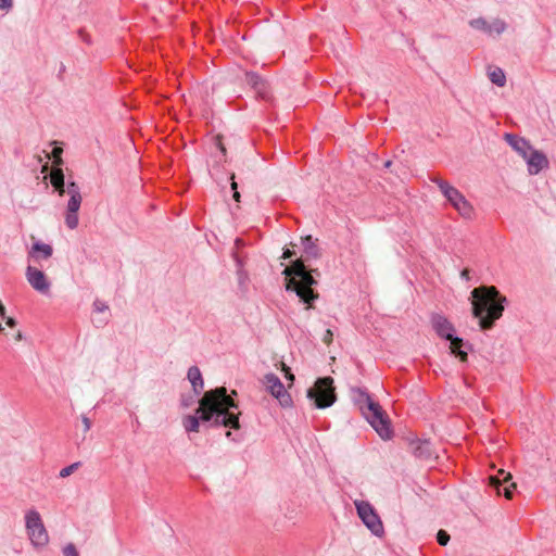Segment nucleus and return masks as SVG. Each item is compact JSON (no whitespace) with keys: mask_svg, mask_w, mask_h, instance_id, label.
I'll return each instance as SVG.
<instances>
[{"mask_svg":"<svg viewBox=\"0 0 556 556\" xmlns=\"http://www.w3.org/2000/svg\"><path fill=\"white\" fill-rule=\"evenodd\" d=\"M231 179V189L233 190V199L239 202L240 201V193L238 191V185L235 181V174L232 173L230 176Z\"/></svg>","mask_w":556,"mask_h":556,"instance_id":"c85d7f7f","label":"nucleus"},{"mask_svg":"<svg viewBox=\"0 0 556 556\" xmlns=\"http://www.w3.org/2000/svg\"><path fill=\"white\" fill-rule=\"evenodd\" d=\"M93 307H94V311L99 312V313L105 312L109 308V306L105 303H103L99 300L94 301Z\"/></svg>","mask_w":556,"mask_h":556,"instance_id":"c756f323","label":"nucleus"},{"mask_svg":"<svg viewBox=\"0 0 556 556\" xmlns=\"http://www.w3.org/2000/svg\"><path fill=\"white\" fill-rule=\"evenodd\" d=\"M523 160L530 175H538L549 167L547 156L542 151L533 149L526 139H523Z\"/></svg>","mask_w":556,"mask_h":556,"instance_id":"1a4fd4ad","label":"nucleus"},{"mask_svg":"<svg viewBox=\"0 0 556 556\" xmlns=\"http://www.w3.org/2000/svg\"><path fill=\"white\" fill-rule=\"evenodd\" d=\"M263 382L269 393L279 401L281 406L290 407L292 405V399L290 394L287 392L285 386L275 374H266L264 376Z\"/></svg>","mask_w":556,"mask_h":556,"instance_id":"9b49d317","label":"nucleus"},{"mask_svg":"<svg viewBox=\"0 0 556 556\" xmlns=\"http://www.w3.org/2000/svg\"><path fill=\"white\" fill-rule=\"evenodd\" d=\"M188 379L191 382L194 393L198 395L203 389V379L200 369L192 366L188 369Z\"/></svg>","mask_w":556,"mask_h":556,"instance_id":"412c9836","label":"nucleus"},{"mask_svg":"<svg viewBox=\"0 0 556 556\" xmlns=\"http://www.w3.org/2000/svg\"><path fill=\"white\" fill-rule=\"evenodd\" d=\"M313 273L319 275L318 269L307 270L303 260H295L291 266L286 267L283 275L287 277V291H294L300 300L307 304L306 308H312V303L318 299V293L313 290L317 286V280Z\"/></svg>","mask_w":556,"mask_h":556,"instance_id":"7ed1b4c3","label":"nucleus"},{"mask_svg":"<svg viewBox=\"0 0 556 556\" xmlns=\"http://www.w3.org/2000/svg\"><path fill=\"white\" fill-rule=\"evenodd\" d=\"M489 79L497 87H503L506 84V77L502 68L497 66L488 67Z\"/></svg>","mask_w":556,"mask_h":556,"instance_id":"b1692460","label":"nucleus"},{"mask_svg":"<svg viewBox=\"0 0 556 556\" xmlns=\"http://www.w3.org/2000/svg\"><path fill=\"white\" fill-rule=\"evenodd\" d=\"M410 448L417 458L429 460L433 456L431 443L428 440H416L410 443Z\"/></svg>","mask_w":556,"mask_h":556,"instance_id":"a211bd4d","label":"nucleus"},{"mask_svg":"<svg viewBox=\"0 0 556 556\" xmlns=\"http://www.w3.org/2000/svg\"><path fill=\"white\" fill-rule=\"evenodd\" d=\"M65 192L70 195L66 206L65 224L70 229H75L78 226V211L81 205V194L78 185L74 181L67 184Z\"/></svg>","mask_w":556,"mask_h":556,"instance_id":"0eeeda50","label":"nucleus"},{"mask_svg":"<svg viewBox=\"0 0 556 556\" xmlns=\"http://www.w3.org/2000/svg\"><path fill=\"white\" fill-rule=\"evenodd\" d=\"M431 326L435 333L443 339H452L455 328L453 324L443 315L434 313L430 318Z\"/></svg>","mask_w":556,"mask_h":556,"instance_id":"2eb2a0df","label":"nucleus"},{"mask_svg":"<svg viewBox=\"0 0 556 556\" xmlns=\"http://www.w3.org/2000/svg\"><path fill=\"white\" fill-rule=\"evenodd\" d=\"M294 254H295V253H294V251H291V250L287 249V250L283 252L282 257H283V258H290V257H292Z\"/></svg>","mask_w":556,"mask_h":556,"instance_id":"58836bf2","label":"nucleus"},{"mask_svg":"<svg viewBox=\"0 0 556 556\" xmlns=\"http://www.w3.org/2000/svg\"><path fill=\"white\" fill-rule=\"evenodd\" d=\"M235 243H236V245H237V247H241V245H243V241H242L241 239H239V238H238V239H236V242H235Z\"/></svg>","mask_w":556,"mask_h":556,"instance_id":"a19ab883","label":"nucleus"},{"mask_svg":"<svg viewBox=\"0 0 556 556\" xmlns=\"http://www.w3.org/2000/svg\"><path fill=\"white\" fill-rule=\"evenodd\" d=\"M332 339H333V332L330 330V329H327L325 331V334L323 337V341L326 343V344H330L332 342Z\"/></svg>","mask_w":556,"mask_h":556,"instance_id":"7c9ffc66","label":"nucleus"},{"mask_svg":"<svg viewBox=\"0 0 556 556\" xmlns=\"http://www.w3.org/2000/svg\"><path fill=\"white\" fill-rule=\"evenodd\" d=\"M302 245L304 253L307 258H318L320 257V249L317 245V239H313L312 236H305L302 238Z\"/></svg>","mask_w":556,"mask_h":556,"instance_id":"6ab92c4d","label":"nucleus"},{"mask_svg":"<svg viewBox=\"0 0 556 556\" xmlns=\"http://www.w3.org/2000/svg\"><path fill=\"white\" fill-rule=\"evenodd\" d=\"M15 341H22L23 340V333L21 331H17L14 336Z\"/></svg>","mask_w":556,"mask_h":556,"instance_id":"ea45409f","label":"nucleus"},{"mask_svg":"<svg viewBox=\"0 0 556 556\" xmlns=\"http://www.w3.org/2000/svg\"><path fill=\"white\" fill-rule=\"evenodd\" d=\"M357 515L363 523L371 531L372 534L381 536L383 534V525L375 508L365 501L354 502Z\"/></svg>","mask_w":556,"mask_h":556,"instance_id":"6e6552de","label":"nucleus"},{"mask_svg":"<svg viewBox=\"0 0 556 556\" xmlns=\"http://www.w3.org/2000/svg\"><path fill=\"white\" fill-rule=\"evenodd\" d=\"M307 397L314 401L317 408L330 407L336 402V393L333 387V379L324 377L317 379L314 387L307 390Z\"/></svg>","mask_w":556,"mask_h":556,"instance_id":"39448f33","label":"nucleus"},{"mask_svg":"<svg viewBox=\"0 0 556 556\" xmlns=\"http://www.w3.org/2000/svg\"><path fill=\"white\" fill-rule=\"evenodd\" d=\"M430 180L439 187V189L442 192V194L444 195V198L451 204L453 202H455V200L459 201V197L462 195L460 191L458 189H456L455 187H453L452 185H450L446 180H444L440 177H437V176L431 177Z\"/></svg>","mask_w":556,"mask_h":556,"instance_id":"f3484780","label":"nucleus"},{"mask_svg":"<svg viewBox=\"0 0 556 556\" xmlns=\"http://www.w3.org/2000/svg\"><path fill=\"white\" fill-rule=\"evenodd\" d=\"M282 370L286 374V378L292 382L294 380V376L291 372L290 368L288 366H286V364H283V363H282Z\"/></svg>","mask_w":556,"mask_h":556,"instance_id":"72a5a7b5","label":"nucleus"},{"mask_svg":"<svg viewBox=\"0 0 556 556\" xmlns=\"http://www.w3.org/2000/svg\"><path fill=\"white\" fill-rule=\"evenodd\" d=\"M26 280L30 287L41 294L50 292L51 283L40 267L28 264L25 271Z\"/></svg>","mask_w":556,"mask_h":556,"instance_id":"f8f14e48","label":"nucleus"},{"mask_svg":"<svg viewBox=\"0 0 556 556\" xmlns=\"http://www.w3.org/2000/svg\"><path fill=\"white\" fill-rule=\"evenodd\" d=\"M245 81L248 85H250L254 91L256 92L257 97L267 100L269 98L268 92V85L266 80H264L261 76H258L254 72H247L245 73Z\"/></svg>","mask_w":556,"mask_h":556,"instance_id":"dca6fc26","label":"nucleus"},{"mask_svg":"<svg viewBox=\"0 0 556 556\" xmlns=\"http://www.w3.org/2000/svg\"><path fill=\"white\" fill-rule=\"evenodd\" d=\"M26 529L30 542L36 547H43L49 542V535L41 520L40 514L30 509L25 516Z\"/></svg>","mask_w":556,"mask_h":556,"instance_id":"423d86ee","label":"nucleus"},{"mask_svg":"<svg viewBox=\"0 0 556 556\" xmlns=\"http://www.w3.org/2000/svg\"><path fill=\"white\" fill-rule=\"evenodd\" d=\"M13 7L12 0H0V9L1 10H10Z\"/></svg>","mask_w":556,"mask_h":556,"instance_id":"473e14b6","label":"nucleus"},{"mask_svg":"<svg viewBox=\"0 0 556 556\" xmlns=\"http://www.w3.org/2000/svg\"><path fill=\"white\" fill-rule=\"evenodd\" d=\"M79 467H80V463L79 462L73 463L72 465L66 466L63 469H61L60 472H59V476L61 478H66V477L71 476Z\"/></svg>","mask_w":556,"mask_h":556,"instance_id":"a878e982","label":"nucleus"},{"mask_svg":"<svg viewBox=\"0 0 556 556\" xmlns=\"http://www.w3.org/2000/svg\"><path fill=\"white\" fill-rule=\"evenodd\" d=\"M81 421H83V425H84L85 432L89 431V429L91 427L90 419L88 417H86V416H83Z\"/></svg>","mask_w":556,"mask_h":556,"instance_id":"e433bc0d","label":"nucleus"},{"mask_svg":"<svg viewBox=\"0 0 556 556\" xmlns=\"http://www.w3.org/2000/svg\"><path fill=\"white\" fill-rule=\"evenodd\" d=\"M437 541L440 545L445 546L450 541V534L444 530H440L437 533Z\"/></svg>","mask_w":556,"mask_h":556,"instance_id":"bb28decb","label":"nucleus"},{"mask_svg":"<svg viewBox=\"0 0 556 556\" xmlns=\"http://www.w3.org/2000/svg\"><path fill=\"white\" fill-rule=\"evenodd\" d=\"M356 392L358 393L357 403L364 417L382 440L391 439L393 431L390 419L380 404L372 401L367 392L361 389H357Z\"/></svg>","mask_w":556,"mask_h":556,"instance_id":"20e7f679","label":"nucleus"},{"mask_svg":"<svg viewBox=\"0 0 556 556\" xmlns=\"http://www.w3.org/2000/svg\"><path fill=\"white\" fill-rule=\"evenodd\" d=\"M63 556H79L77 548L73 543H68L63 548Z\"/></svg>","mask_w":556,"mask_h":556,"instance_id":"cd10ccee","label":"nucleus"},{"mask_svg":"<svg viewBox=\"0 0 556 556\" xmlns=\"http://www.w3.org/2000/svg\"><path fill=\"white\" fill-rule=\"evenodd\" d=\"M452 206L462 217L467 219L472 218L475 210L463 194L459 197V201L455 200V202L452 203Z\"/></svg>","mask_w":556,"mask_h":556,"instance_id":"aec40b11","label":"nucleus"},{"mask_svg":"<svg viewBox=\"0 0 556 556\" xmlns=\"http://www.w3.org/2000/svg\"><path fill=\"white\" fill-rule=\"evenodd\" d=\"M511 475L509 472H505V470H500L496 476H491L489 478L490 485L493 486L497 494H504V496L508 500L513 497V490L517 489L516 482H510Z\"/></svg>","mask_w":556,"mask_h":556,"instance_id":"4468645a","label":"nucleus"},{"mask_svg":"<svg viewBox=\"0 0 556 556\" xmlns=\"http://www.w3.org/2000/svg\"><path fill=\"white\" fill-rule=\"evenodd\" d=\"M182 405L185 407H188L190 405V402L189 401H186L185 399H182Z\"/></svg>","mask_w":556,"mask_h":556,"instance_id":"37998d69","label":"nucleus"},{"mask_svg":"<svg viewBox=\"0 0 556 556\" xmlns=\"http://www.w3.org/2000/svg\"><path fill=\"white\" fill-rule=\"evenodd\" d=\"M238 403L227 394L225 387L206 391L199 401L195 415H187L182 418V426L187 432H199L200 421L211 422L212 426H224L239 429Z\"/></svg>","mask_w":556,"mask_h":556,"instance_id":"f257e3e1","label":"nucleus"},{"mask_svg":"<svg viewBox=\"0 0 556 556\" xmlns=\"http://www.w3.org/2000/svg\"><path fill=\"white\" fill-rule=\"evenodd\" d=\"M3 320H5L7 326H9L10 328H15L17 325V321L13 317L5 316Z\"/></svg>","mask_w":556,"mask_h":556,"instance_id":"c9c22d12","label":"nucleus"},{"mask_svg":"<svg viewBox=\"0 0 556 556\" xmlns=\"http://www.w3.org/2000/svg\"><path fill=\"white\" fill-rule=\"evenodd\" d=\"M53 254V248L52 245L48 243H43L40 241H36L33 243L30 249L27 253V261L28 264L43 267V262H47L50 260V257Z\"/></svg>","mask_w":556,"mask_h":556,"instance_id":"ddd939ff","label":"nucleus"},{"mask_svg":"<svg viewBox=\"0 0 556 556\" xmlns=\"http://www.w3.org/2000/svg\"><path fill=\"white\" fill-rule=\"evenodd\" d=\"M504 139L515 151L521 152V144H520L521 140L519 139V137L517 135L506 132L504 135Z\"/></svg>","mask_w":556,"mask_h":556,"instance_id":"393cba45","label":"nucleus"},{"mask_svg":"<svg viewBox=\"0 0 556 556\" xmlns=\"http://www.w3.org/2000/svg\"><path fill=\"white\" fill-rule=\"evenodd\" d=\"M447 340L451 342V344H450L451 353L454 354L455 356H457L462 362H466L468 355H467V352L462 350V348L464 345L463 339L452 336V339H447Z\"/></svg>","mask_w":556,"mask_h":556,"instance_id":"5701e85b","label":"nucleus"},{"mask_svg":"<svg viewBox=\"0 0 556 556\" xmlns=\"http://www.w3.org/2000/svg\"><path fill=\"white\" fill-rule=\"evenodd\" d=\"M469 274H470L469 269L465 268V269H463V270H462L460 276H462V278H464L465 280H469V279H470Z\"/></svg>","mask_w":556,"mask_h":556,"instance_id":"4c0bfd02","label":"nucleus"},{"mask_svg":"<svg viewBox=\"0 0 556 556\" xmlns=\"http://www.w3.org/2000/svg\"><path fill=\"white\" fill-rule=\"evenodd\" d=\"M391 165H392V162L391 161H387L383 166H384V168H390Z\"/></svg>","mask_w":556,"mask_h":556,"instance_id":"79ce46f5","label":"nucleus"},{"mask_svg":"<svg viewBox=\"0 0 556 556\" xmlns=\"http://www.w3.org/2000/svg\"><path fill=\"white\" fill-rule=\"evenodd\" d=\"M215 144L216 147L220 150V152L223 153V155H226V148L222 141V136H217L215 138Z\"/></svg>","mask_w":556,"mask_h":556,"instance_id":"2f4dec72","label":"nucleus"},{"mask_svg":"<svg viewBox=\"0 0 556 556\" xmlns=\"http://www.w3.org/2000/svg\"><path fill=\"white\" fill-rule=\"evenodd\" d=\"M471 28L480 30L489 37H498L507 29V24L501 18L486 20L484 17H477L469 21Z\"/></svg>","mask_w":556,"mask_h":556,"instance_id":"9d476101","label":"nucleus"},{"mask_svg":"<svg viewBox=\"0 0 556 556\" xmlns=\"http://www.w3.org/2000/svg\"><path fill=\"white\" fill-rule=\"evenodd\" d=\"M226 435L229 438L231 435V432L227 431Z\"/></svg>","mask_w":556,"mask_h":556,"instance_id":"c03bdc74","label":"nucleus"},{"mask_svg":"<svg viewBox=\"0 0 556 556\" xmlns=\"http://www.w3.org/2000/svg\"><path fill=\"white\" fill-rule=\"evenodd\" d=\"M50 181L60 195L65 193L64 174L61 168H55L51 172Z\"/></svg>","mask_w":556,"mask_h":556,"instance_id":"4be33fe9","label":"nucleus"},{"mask_svg":"<svg viewBox=\"0 0 556 556\" xmlns=\"http://www.w3.org/2000/svg\"><path fill=\"white\" fill-rule=\"evenodd\" d=\"M505 301L493 286L478 287L471 291L472 315L479 319L481 329L492 328L494 321L502 316Z\"/></svg>","mask_w":556,"mask_h":556,"instance_id":"f03ea898","label":"nucleus"},{"mask_svg":"<svg viewBox=\"0 0 556 556\" xmlns=\"http://www.w3.org/2000/svg\"><path fill=\"white\" fill-rule=\"evenodd\" d=\"M5 318V306L0 302V320H3ZM4 328L0 324V332H2Z\"/></svg>","mask_w":556,"mask_h":556,"instance_id":"f704fd0d","label":"nucleus"}]
</instances>
